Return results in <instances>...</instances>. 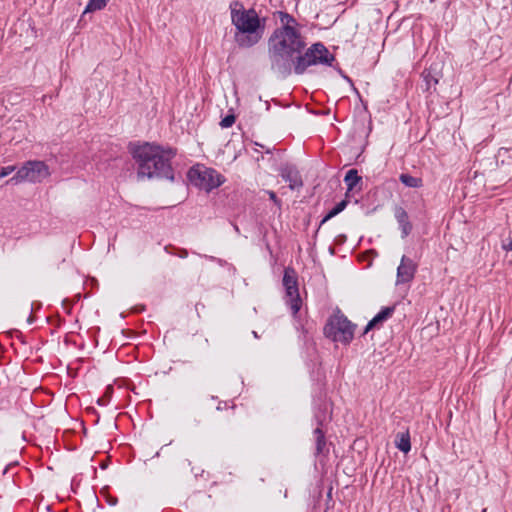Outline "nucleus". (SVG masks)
I'll list each match as a JSON object with an SVG mask.
<instances>
[{
    "mask_svg": "<svg viewBox=\"0 0 512 512\" xmlns=\"http://www.w3.org/2000/svg\"><path fill=\"white\" fill-rule=\"evenodd\" d=\"M268 60L270 70L278 77L286 79L293 73L303 75L311 66L333 67L336 58L322 42L307 47L306 37L303 36L294 44H289L270 55Z\"/></svg>",
    "mask_w": 512,
    "mask_h": 512,
    "instance_id": "f257e3e1",
    "label": "nucleus"
},
{
    "mask_svg": "<svg viewBox=\"0 0 512 512\" xmlns=\"http://www.w3.org/2000/svg\"><path fill=\"white\" fill-rule=\"evenodd\" d=\"M129 152L137 164V176L148 179L174 181L171 160L176 156L173 148H164L156 143H129Z\"/></svg>",
    "mask_w": 512,
    "mask_h": 512,
    "instance_id": "f03ea898",
    "label": "nucleus"
},
{
    "mask_svg": "<svg viewBox=\"0 0 512 512\" xmlns=\"http://www.w3.org/2000/svg\"><path fill=\"white\" fill-rule=\"evenodd\" d=\"M231 22L235 27L234 40L239 48H251L263 38L267 19L254 8L245 9L240 1L230 4Z\"/></svg>",
    "mask_w": 512,
    "mask_h": 512,
    "instance_id": "7ed1b4c3",
    "label": "nucleus"
},
{
    "mask_svg": "<svg viewBox=\"0 0 512 512\" xmlns=\"http://www.w3.org/2000/svg\"><path fill=\"white\" fill-rule=\"evenodd\" d=\"M277 15L279 17L281 26L274 29L270 37L267 41V56L276 53L277 51L283 49L289 44H294L296 40L303 37L304 35L301 33L299 29V23L291 14L278 11Z\"/></svg>",
    "mask_w": 512,
    "mask_h": 512,
    "instance_id": "20e7f679",
    "label": "nucleus"
},
{
    "mask_svg": "<svg viewBox=\"0 0 512 512\" xmlns=\"http://www.w3.org/2000/svg\"><path fill=\"white\" fill-rule=\"evenodd\" d=\"M356 325L353 324L340 310H337L326 321L323 334L326 338L348 345L354 338Z\"/></svg>",
    "mask_w": 512,
    "mask_h": 512,
    "instance_id": "39448f33",
    "label": "nucleus"
},
{
    "mask_svg": "<svg viewBox=\"0 0 512 512\" xmlns=\"http://www.w3.org/2000/svg\"><path fill=\"white\" fill-rule=\"evenodd\" d=\"M187 178L193 186L207 193L218 188L225 182V177L217 170L202 164L192 166L188 170Z\"/></svg>",
    "mask_w": 512,
    "mask_h": 512,
    "instance_id": "423d86ee",
    "label": "nucleus"
},
{
    "mask_svg": "<svg viewBox=\"0 0 512 512\" xmlns=\"http://www.w3.org/2000/svg\"><path fill=\"white\" fill-rule=\"evenodd\" d=\"M49 175L48 166L43 161L30 160L24 163L19 168L16 174L10 178L6 183L19 184L21 182H40L42 179Z\"/></svg>",
    "mask_w": 512,
    "mask_h": 512,
    "instance_id": "0eeeda50",
    "label": "nucleus"
},
{
    "mask_svg": "<svg viewBox=\"0 0 512 512\" xmlns=\"http://www.w3.org/2000/svg\"><path fill=\"white\" fill-rule=\"evenodd\" d=\"M282 282L292 314L296 315L301 308L302 301L298 289V275L294 268L286 267L284 269Z\"/></svg>",
    "mask_w": 512,
    "mask_h": 512,
    "instance_id": "6e6552de",
    "label": "nucleus"
},
{
    "mask_svg": "<svg viewBox=\"0 0 512 512\" xmlns=\"http://www.w3.org/2000/svg\"><path fill=\"white\" fill-rule=\"evenodd\" d=\"M332 421V403L326 399L319 400L313 409V422L316 427L327 428Z\"/></svg>",
    "mask_w": 512,
    "mask_h": 512,
    "instance_id": "1a4fd4ad",
    "label": "nucleus"
},
{
    "mask_svg": "<svg viewBox=\"0 0 512 512\" xmlns=\"http://www.w3.org/2000/svg\"><path fill=\"white\" fill-rule=\"evenodd\" d=\"M417 267L418 265L414 260L403 255L397 268L396 283L405 284L411 282L414 279Z\"/></svg>",
    "mask_w": 512,
    "mask_h": 512,
    "instance_id": "9d476101",
    "label": "nucleus"
},
{
    "mask_svg": "<svg viewBox=\"0 0 512 512\" xmlns=\"http://www.w3.org/2000/svg\"><path fill=\"white\" fill-rule=\"evenodd\" d=\"M327 428L315 427L312 436L315 444V457H327L329 455V445L326 438Z\"/></svg>",
    "mask_w": 512,
    "mask_h": 512,
    "instance_id": "9b49d317",
    "label": "nucleus"
},
{
    "mask_svg": "<svg viewBox=\"0 0 512 512\" xmlns=\"http://www.w3.org/2000/svg\"><path fill=\"white\" fill-rule=\"evenodd\" d=\"M280 176L285 182L289 183V188L292 190L303 186L301 175L299 174V171L293 166L285 165L281 167Z\"/></svg>",
    "mask_w": 512,
    "mask_h": 512,
    "instance_id": "f8f14e48",
    "label": "nucleus"
},
{
    "mask_svg": "<svg viewBox=\"0 0 512 512\" xmlns=\"http://www.w3.org/2000/svg\"><path fill=\"white\" fill-rule=\"evenodd\" d=\"M395 306L383 307L366 325L363 334L368 333L370 330L380 328L383 322L388 320L394 313Z\"/></svg>",
    "mask_w": 512,
    "mask_h": 512,
    "instance_id": "ddd939ff",
    "label": "nucleus"
},
{
    "mask_svg": "<svg viewBox=\"0 0 512 512\" xmlns=\"http://www.w3.org/2000/svg\"><path fill=\"white\" fill-rule=\"evenodd\" d=\"M394 215L399 224L402 238L407 237L413 228L411 222L409 221L408 213L403 207H396Z\"/></svg>",
    "mask_w": 512,
    "mask_h": 512,
    "instance_id": "4468645a",
    "label": "nucleus"
},
{
    "mask_svg": "<svg viewBox=\"0 0 512 512\" xmlns=\"http://www.w3.org/2000/svg\"><path fill=\"white\" fill-rule=\"evenodd\" d=\"M395 446L403 453H408L411 450V438L409 430L399 432L395 437Z\"/></svg>",
    "mask_w": 512,
    "mask_h": 512,
    "instance_id": "2eb2a0df",
    "label": "nucleus"
},
{
    "mask_svg": "<svg viewBox=\"0 0 512 512\" xmlns=\"http://www.w3.org/2000/svg\"><path fill=\"white\" fill-rule=\"evenodd\" d=\"M344 182L347 186L345 196L348 198L349 193L357 186L358 183L362 182V177L359 176L356 169H350L345 174Z\"/></svg>",
    "mask_w": 512,
    "mask_h": 512,
    "instance_id": "dca6fc26",
    "label": "nucleus"
},
{
    "mask_svg": "<svg viewBox=\"0 0 512 512\" xmlns=\"http://www.w3.org/2000/svg\"><path fill=\"white\" fill-rule=\"evenodd\" d=\"M422 78L426 85V91H430L432 88L435 90V86L438 84L439 79L436 74H433L432 68L425 69L422 72Z\"/></svg>",
    "mask_w": 512,
    "mask_h": 512,
    "instance_id": "f3484780",
    "label": "nucleus"
},
{
    "mask_svg": "<svg viewBox=\"0 0 512 512\" xmlns=\"http://www.w3.org/2000/svg\"><path fill=\"white\" fill-rule=\"evenodd\" d=\"M399 180L402 184L409 188H420L423 185V181L421 178L414 177L407 173L400 174Z\"/></svg>",
    "mask_w": 512,
    "mask_h": 512,
    "instance_id": "a211bd4d",
    "label": "nucleus"
},
{
    "mask_svg": "<svg viewBox=\"0 0 512 512\" xmlns=\"http://www.w3.org/2000/svg\"><path fill=\"white\" fill-rule=\"evenodd\" d=\"M349 201L348 199L345 197V199H343L342 201H340L339 203H337L324 217L323 219L321 220L320 222V226L323 225L325 222H327L328 220L332 219L333 217H335L336 215H338L339 213H341L348 205Z\"/></svg>",
    "mask_w": 512,
    "mask_h": 512,
    "instance_id": "6ab92c4d",
    "label": "nucleus"
},
{
    "mask_svg": "<svg viewBox=\"0 0 512 512\" xmlns=\"http://www.w3.org/2000/svg\"><path fill=\"white\" fill-rule=\"evenodd\" d=\"M109 0H89L84 13L94 12L98 10H102L106 7Z\"/></svg>",
    "mask_w": 512,
    "mask_h": 512,
    "instance_id": "aec40b11",
    "label": "nucleus"
},
{
    "mask_svg": "<svg viewBox=\"0 0 512 512\" xmlns=\"http://www.w3.org/2000/svg\"><path fill=\"white\" fill-rule=\"evenodd\" d=\"M236 117L234 114H228L224 118H222L220 122V126L222 128H229L235 123Z\"/></svg>",
    "mask_w": 512,
    "mask_h": 512,
    "instance_id": "412c9836",
    "label": "nucleus"
},
{
    "mask_svg": "<svg viewBox=\"0 0 512 512\" xmlns=\"http://www.w3.org/2000/svg\"><path fill=\"white\" fill-rule=\"evenodd\" d=\"M15 169L16 166L14 165L0 167V179L10 175Z\"/></svg>",
    "mask_w": 512,
    "mask_h": 512,
    "instance_id": "4be33fe9",
    "label": "nucleus"
},
{
    "mask_svg": "<svg viewBox=\"0 0 512 512\" xmlns=\"http://www.w3.org/2000/svg\"><path fill=\"white\" fill-rule=\"evenodd\" d=\"M268 194H269V198H270V199H271L275 204H277V205H279V206H280L281 201L278 199V197H277L276 193H275V192H273V191H269V192H268Z\"/></svg>",
    "mask_w": 512,
    "mask_h": 512,
    "instance_id": "5701e85b",
    "label": "nucleus"
},
{
    "mask_svg": "<svg viewBox=\"0 0 512 512\" xmlns=\"http://www.w3.org/2000/svg\"><path fill=\"white\" fill-rule=\"evenodd\" d=\"M502 248L505 251H512V239L508 238L507 242L502 244Z\"/></svg>",
    "mask_w": 512,
    "mask_h": 512,
    "instance_id": "b1692460",
    "label": "nucleus"
},
{
    "mask_svg": "<svg viewBox=\"0 0 512 512\" xmlns=\"http://www.w3.org/2000/svg\"><path fill=\"white\" fill-rule=\"evenodd\" d=\"M333 68L336 69L338 71V73L344 78L346 79L348 82H352L351 79L344 74L343 70L340 68V67H336L333 65Z\"/></svg>",
    "mask_w": 512,
    "mask_h": 512,
    "instance_id": "393cba45",
    "label": "nucleus"
},
{
    "mask_svg": "<svg viewBox=\"0 0 512 512\" xmlns=\"http://www.w3.org/2000/svg\"><path fill=\"white\" fill-rule=\"evenodd\" d=\"M107 502L109 505L111 506H115L118 502V499L116 497H113V496H108L107 497Z\"/></svg>",
    "mask_w": 512,
    "mask_h": 512,
    "instance_id": "a878e982",
    "label": "nucleus"
},
{
    "mask_svg": "<svg viewBox=\"0 0 512 512\" xmlns=\"http://www.w3.org/2000/svg\"><path fill=\"white\" fill-rule=\"evenodd\" d=\"M176 255L180 258H186L188 256V251L186 249H179Z\"/></svg>",
    "mask_w": 512,
    "mask_h": 512,
    "instance_id": "bb28decb",
    "label": "nucleus"
},
{
    "mask_svg": "<svg viewBox=\"0 0 512 512\" xmlns=\"http://www.w3.org/2000/svg\"><path fill=\"white\" fill-rule=\"evenodd\" d=\"M227 407V402L221 401L217 406V410H223Z\"/></svg>",
    "mask_w": 512,
    "mask_h": 512,
    "instance_id": "cd10ccee",
    "label": "nucleus"
},
{
    "mask_svg": "<svg viewBox=\"0 0 512 512\" xmlns=\"http://www.w3.org/2000/svg\"><path fill=\"white\" fill-rule=\"evenodd\" d=\"M512 150V149H511ZM510 149L508 148H500L499 150V155H502V154H506V153H510L511 152Z\"/></svg>",
    "mask_w": 512,
    "mask_h": 512,
    "instance_id": "c85d7f7f",
    "label": "nucleus"
},
{
    "mask_svg": "<svg viewBox=\"0 0 512 512\" xmlns=\"http://www.w3.org/2000/svg\"><path fill=\"white\" fill-rule=\"evenodd\" d=\"M16 464H17V463H11V464L7 465V466L5 467V469L3 470V474L5 475V474L8 472V470L10 469V467H12V466H14V465H16Z\"/></svg>",
    "mask_w": 512,
    "mask_h": 512,
    "instance_id": "c756f323",
    "label": "nucleus"
},
{
    "mask_svg": "<svg viewBox=\"0 0 512 512\" xmlns=\"http://www.w3.org/2000/svg\"><path fill=\"white\" fill-rule=\"evenodd\" d=\"M33 319H32V316L30 315L29 318H28V322L29 323H32Z\"/></svg>",
    "mask_w": 512,
    "mask_h": 512,
    "instance_id": "7c9ffc66",
    "label": "nucleus"
},
{
    "mask_svg": "<svg viewBox=\"0 0 512 512\" xmlns=\"http://www.w3.org/2000/svg\"><path fill=\"white\" fill-rule=\"evenodd\" d=\"M253 335H254L256 338L258 337V335H257V333H256L255 331L253 332Z\"/></svg>",
    "mask_w": 512,
    "mask_h": 512,
    "instance_id": "2f4dec72",
    "label": "nucleus"
},
{
    "mask_svg": "<svg viewBox=\"0 0 512 512\" xmlns=\"http://www.w3.org/2000/svg\"><path fill=\"white\" fill-rule=\"evenodd\" d=\"M486 511H487V509H486V508H484V509L482 510V512H486Z\"/></svg>",
    "mask_w": 512,
    "mask_h": 512,
    "instance_id": "473e14b6",
    "label": "nucleus"
}]
</instances>
